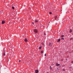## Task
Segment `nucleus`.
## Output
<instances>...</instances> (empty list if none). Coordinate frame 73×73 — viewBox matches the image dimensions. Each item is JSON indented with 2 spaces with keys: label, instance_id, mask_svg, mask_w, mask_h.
I'll use <instances>...</instances> for the list:
<instances>
[{
  "label": "nucleus",
  "instance_id": "obj_21",
  "mask_svg": "<svg viewBox=\"0 0 73 73\" xmlns=\"http://www.w3.org/2000/svg\"><path fill=\"white\" fill-rule=\"evenodd\" d=\"M41 44H43V45H44V43H43L42 42H41Z\"/></svg>",
  "mask_w": 73,
  "mask_h": 73
},
{
  "label": "nucleus",
  "instance_id": "obj_6",
  "mask_svg": "<svg viewBox=\"0 0 73 73\" xmlns=\"http://www.w3.org/2000/svg\"><path fill=\"white\" fill-rule=\"evenodd\" d=\"M25 41V42H27L28 41V39H27V38H25V40H24Z\"/></svg>",
  "mask_w": 73,
  "mask_h": 73
},
{
  "label": "nucleus",
  "instance_id": "obj_19",
  "mask_svg": "<svg viewBox=\"0 0 73 73\" xmlns=\"http://www.w3.org/2000/svg\"><path fill=\"white\" fill-rule=\"evenodd\" d=\"M64 38H61V40H64Z\"/></svg>",
  "mask_w": 73,
  "mask_h": 73
},
{
  "label": "nucleus",
  "instance_id": "obj_25",
  "mask_svg": "<svg viewBox=\"0 0 73 73\" xmlns=\"http://www.w3.org/2000/svg\"><path fill=\"white\" fill-rule=\"evenodd\" d=\"M32 24H34V22H33L32 23Z\"/></svg>",
  "mask_w": 73,
  "mask_h": 73
},
{
  "label": "nucleus",
  "instance_id": "obj_4",
  "mask_svg": "<svg viewBox=\"0 0 73 73\" xmlns=\"http://www.w3.org/2000/svg\"><path fill=\"white\" fill-rule=\"evenodd\" d=\"M35 71V73H38L39 72L38 70H36Z\"/></svg>",
  "mask_w": 73,
  "mask_h": 73
},
{
  "label": "nucleus",
  "instance_id": "obj_10",
  "mask_svg": "<svg viewBox=\"0 0 73 73\" xmlns=\"http://www.w3.org/2000/svg\"><path fill=\"white\" fill-rule=\"evenodd\" d=\"M64 35H62L61 36V37H62H62H64Z\"/></svg>",
  "mask_w": 73,
  "mask_h": 73
},
{
  "label": "nucleus",
  "instance_id": "obj_24",
  "mask_svg": "<svg viewBox=\"0 0 73 73\" xmlns=\"http://www.w3.org/2000/svg\"><path fill=\"white\" fill-rule=\"evenodd\" d=\"M19 62H20L21 61V60H19Z\"/></svg>",
  "mask_w": 73,
  "mask_h": 73
},
{
  "label": "nucleus",
  "instance_id": "obj_17",
  "mask_svg": "<svg viewBox=\"0 0 73 73\" xmlns=\"http://www.w3.org/2000/svg\"><path fill=\"white\" fill-rule=\"evenodd\" d=\"M50 70H52V68H51V66H50Z\"/></svg>",
  "mask_w": 73,
  "mask_h": 73
},
{
  "label": "nucleus",
  "instance_id": "obj_8",
  "mask_svg": "<svg viewBox=\"0 0 73 73\" xmlns=\"http://www.w3.org/2000/svg\"><path fill=\"white\" fill-rule=\"evenodd\" d=\"M3 56H5V53L4 52H3Z\"/></svg>",
  "mask_w": 73,
  "mask_h": 73
},
{
  "label": "nucleus",
  "instance_id": "obj_23",
  "mask_svg": "<svg viewBox=\"0 0 73 73\" xmlns=\"http://www.w3.org/2000/svg\"><path fill=\"white\" fill-rule=\"evenodd\" d=\"M63 71H65V69H63Z\"/></svg>",
  "mask_w": 73,
  "mask_h": 73
},
{
  "label": "nucleus",
  "instance_id": "obj_7",
  "mask_svg": "<svg viewBox=\"0 0 73 73\" xmlns=\"http://www.w3.org/2000/svg\"><path fill=\"white\" fill-rule=\"evenodd\" d=\"M56 65L57 66H60V64H58V63H56Z\"/></svg>",
  "mask_w": 73,
  "mask_h": 73
},
{
  "label": "nucleus",
  "instance_id": "obj_11",
  "mask_svg": "<svg viewBox=\"0 0 73 73\" xmlns=\"http://www.w3.org/2000/svg\"><path fill=\"white\" fill-rule=\"evenodd\" d=\"M41 53H43L44 52V51H41Z\"/></svg>",
  "mask_w": 73,
  "mask_h": 73
},
{
  "label": "nucleus",
  "instance_id": "obj_12",
  "mask_svg": "<svg viewBox=\"0 0 73 73\" xmlns=\"http://www.w3.org/2000/svg\"><path fill=\"white\" fill-rule=\"evenodd\" d=\"M35 23H37V22H38V21H37V20H35Z\"/></svg>",
  "mask_w": 73,
  "mask_h": 73
},
{
  "label": "nucleus",
  "instance_id": "obj_16",
  "mask_svg": "<svg viewBox=\"0 0 73 73\" xmlns=\"http://www.w3.org/2000/svg\"><path fill=\"white\" fill-rule=\"evenodd\" d=\"M49 14H50V15H51V14H52V12H49Z\"/></svg>",
  "mask_w": 73,
  "mask_h": 73
},
{
  "label": "nucleus",
  "instance_id": "obj_18",
  "mask_svg": "<svg viewBox=\"0 0 73 73\" xmlns=\"http://www.w3.org/2000/svg\"><path fill=\"white\" fill-rule=\"evenodd\" d=\"M43 35H46V34H45V33H44Z\"/></svg>",
  "mask_w": 73,
  "mask_h": 73
},
{
  "label": "nucleus",
  "instance_id": "obj_3",
  "mask_svg": "<svg viewBox=\"0 0 73 73\" xmlns=\"http://www.w3.org/2000/svg\"><path fill=\"white\" fill-rule=\"evenodd\" d=\"M52 43H51L50 42L48 44V46H52Z\"/></svg>",
  "mask_w": 73,
  "mask_h": 73
},
{
  "label": "nucleus",
  "instance_id": "obj_20",
  "mask_svg": "<svg viewBox=\"0 0 73 73\" xmlns=\"http://www.w3.org/2000/svg\"><path fill=\"white\" fill-rule=\"evenodd\" d=\"M70 32L71 33V32H72V30H70Z\"/></svg>",
  "mask_w": 73,
  "mask_h": 73
},
{
  "label": "nucleus",
  "instance_id": "obj_27",
  "mask_svg": "<svg viewBox=\"0 0 73 73\" xmlns=\"http://www.w3.org/2000/svg\"><path fill=\"white\" fill-rule=\"evenodd\" d=\"M71 62H72V63H73V61H72Z\"/></svg>",
  "mask_w": 73,
  "mask_h": 73
},
{
  "label": "nucleus",
  "instance_id": "obj_29",
  "mask_svg": "<svg viewBox=\"0 0 73 73\" xmlns=\"http://www.w3.org/2000/svg\"><path fill=\"white\" fill-rule=\"evenodd\" d=\"M72 35H73V33L72 34Z\"/></svg>",
  "mask_w": 73,
  "mask_h": 73
},
{
  "label": "nucleus",
  "instance_id": "obj_1",
  "mask_svg": "<svg viewBox=\"0 0 73 73\" xmlns=\"http://www.w3.org/2000/svg\"><path fill=\"white\" fill-rule=\"evenodd\" d=\"M34 32H35V33H38V31H37V29H35L34 30Z\"/></svg>",
  "mask_w": 73,
  "mask_h": 73
},
{
  "label": "nucleus",
  "instance_id": "obj_28",
  "mask_svg": "<svg viewBox=\"0 0 73 73\" xmlns=\"http://www.w3.org/2000/svg\"><path fill=\"white\" fill-rule=\"evenodd\" d=\"M61 61H63V60H62V59H61Z\"/></svg>",
  "mask_w": 73,
  "mask_h": 73
},
{
  "label": "nucleus",
  "instance_id": "obj_22",
  "mask_svg": "<svg viewBox=\"0 0 73 73\" xmlns=\"http://www.w3.org/2000/svg\"><path fill=\"white\" fill-rule=\"evenodd\" d=\"M58 70V68L57 69L56 71H57Z\"/></svg>",
  "mask_w": 73,
  "mask_h": 73
},
{
  "label": "nucleus",
  "instance_id": "obj_15",
  "mask_svg": "<svg viewBox=\"0 0 73 73\" xmlns=\"http://www.w3.org/2000/svg\"><path fill=\"white\" fill-rule=\"evenodd\" d=\"M39 49H41V47H39Z\"/></svg>",
  "mask_w": 73,
  "mask_h": 73
},
{
  "label": "nucleus",
  "instance_id": "obj_9",
  "mask_svg": "<svg viewBox=\"0 0 73 73\" xmlns=\"http://www.w3.org/2000/svg\"><path fill=\"white\" fill-rule=\"evenodd\" d=\"M60 39H59L57 41V42H60Z\"/></svg>",
  "mask_w": 73,
  "mask_h": 73
},
{
  "label": "nucleus",
  "instance_id": "obj_2",
  "mask_svg": "<svg viewBox=\"0 0 73 73\" xmlns=\"http://www.w3.org/2000/svg\"><path fill=\"white\" fill-rule=\"evenodd\" d=\"M58 16H56L54 17V19H55V20H57V19H58Z\"/></svg>",
  "mask_w": 73,
  "mask_h": 73
},
{
  "label": "nucleus",
  "instance_id": "obj_13",
  "mask_svg": "<svg viewBox=\"0 0 73 73\" xmlns=\"http://www.w3.org/2000/svg\"><path fill=\"white\" fill-rule=\"evenodd\" d=\"M12 9H15V7H12Z\"/></svg>",
  "mask_w": 73,
  "mask_h": 73
},
{
  "label": "nucleus",
  "instance_id": "obj_14",
  "mask_svg": "<svg viewBox=\"0 0 73 73\" xmlns=\"http://www.w3.org/2000/svg\"><path fill=\"white\" fill-rule=\"evenodd\" d=\"M72 39H73V38H70V40H72Z\"/></svg>",
  "mask_w": 73,
  "mask_h": 73
},
{
  "label": "nucleus",
  "instance_id": "obj_5",
  "mask_svg": "<svg viewBox=\"0 0 73 73\" xmlns=\"http://www.w3.org/2000/svg\"><path fill=\"white\" fill-rule=\"evenodd\" d=\"M5 23V21H2L1 22L2 24H4Z\"/></svg>",
  "mask_w": 73,
  "mask_h": 73
},
{
  "label": "nucleus",
  "instance_id": "obj_26",
  "mask_svg": "<svg viewBox=\"0 0 73 73\" xmlns=\"http://www.w3.org/2000/svg\"><path fill=\"white\" fill-rule=\"evenodd\" d=\"M44 56H46V54H45Z\"/></svg>",
  "mask_w": 73,
  "mask_h": 73
}]
</instances>
